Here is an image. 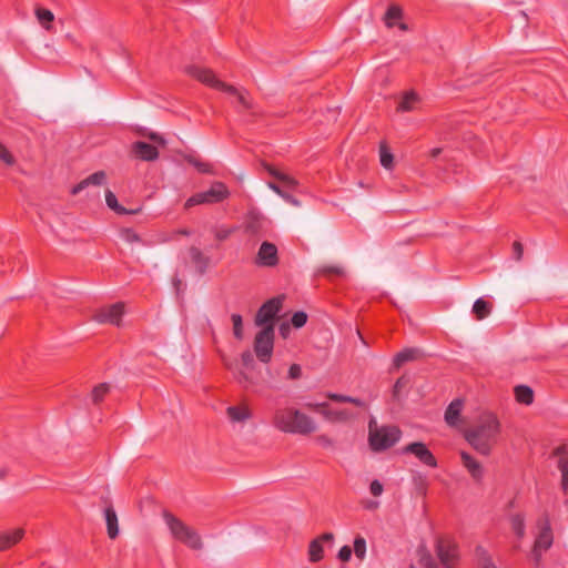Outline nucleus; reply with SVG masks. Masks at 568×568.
Here are the masks:
<instances>
[{
  "label": "nucleus",
  "mask_w": 568,
  "mask_h": 568,
  "mask_svg": "<svg viewBox=\"0 0 568 568\" xmlns=\"http://www.w3.org/2000/svg\"><path fill=\"white\" fill-rule=\"evenodd\" d=\"M498 418L490 413L481 415L477 422L464 430L466 442L480 455L488 456L500 433Z\"/></svg>",
  "instance_id": "obj_1"
},
{
  "label": "nucleus",
  "mask_w": 568,
  "mask_h": 568,
  "mask_svg": "<svg viewBox=\"0 0 568 568\" xmlns=\"http://www.w3.org/2000/svg\"><path fill=\"white\" fill-rule=\"evenodd\" d=\"M271 424L285 434L310 435L318 429L312 417L292 406L276 408L272 414Z\"/></svg>",
  "instance_id": "obj_2"
},
{
  "label": "nucleus",
  "mask_w": 568,
  "mask_h": 568,
  "mask_svg": "<svg viewBox=\"0 0 568 568\" xmlns=\"http://www.w3.org/2000/svg\"><path fill=\"white\" fill-rule=\"evenodd\" d=\"M162 519L173 540L194 551H202L204 549V540L196 528L168 510H163Z\"/></svg>",
  "instance_id": "obj_3"
},
{
  "label": "nucleus",
  "mask_w": 568,
  "mask_h": 568,
  "mask_svg": "<svg viewBox=\"0 0 568 568\" xmlns=\"http://www.w3.org/2000/svg\"><path fill=\"white\" fill-rule=\"evenodd\" d=\"M185 72L189 75L195 78L196 80H199L207 85H211V87L220 89V90H224L229 94L235 97L237 99L239 103L243 108H245V109L251 108V102L248 101V99L242 91L237 90L233 85L226 84V83L220 81L219 79H216L215 74L211 70L201 68L197 65H189L185 68Z\"/></svg>",
  "instance_id": "obj_4"
},
{
  "label": "nucleus",
  "mask_w": 568,
  "mask_h": 568,
  "mask_svg": "<svg viewBox=\"0 0 568 568\" xmlns=\"http://www.w3.org/2000/svg\"><path fill=\"white\" fill-rule=\"evenodd\" d=\"M369 445L374 450H384L393 446L400 435V430L395 426L379 427L373 418L368 424Z\"/></svg>",
  "instance_id": "obj_5"
},
{
  "label": "nucleus",
  "mask_w": 568,
  "mask_h": 568,
  "mask_svg": "<svg viewBox=\"0 0 568 568\" xmlns=\"http://www.w3.org/2000/svg\"><path fill=\"white\" fill-rule=\"evenodd\" d=\"M230 196L227 186L222 182L212 183L207 191L199 192L189 197L184 204L185 209H190L201 204H214L226 200Z\"/></svg>",
  "instance_id": "obj_6"
},
{
  "label": "nucleus",
  "mask_w": 568,
  "mask_h": 568,
  "mask_svg": "<svg viewBox=\"0 0 568 568\" xmlns=\"http://www.w3.org/2000/svg\"><path fill=\"white\" fill-rule=\"evenodd\" d=\"M274 326L267 325L261 327L254 338V352L256 357L263 362L268 363L272 358L274 347Z\"/></svg>",
  "instance_id": "obj_7"
},
{
  "label": "nucleus",
  "mask_w": 568,
  "mask_h": 568,
  "mask_svg": "<svg viewBox=\"0 0 568 568\" xmlns=\"http://www.w3.org/2000/svg\"><path fill=\"white\" fill-rule=\"evenodd\" d=\"M284 296H276L264 303L255 315L254 323L258 327L274 326V320L282 308Z\"/></svg>",
  "instance_id": "obj_8"
},
{
  "label": "nucleus",
  "mask_w": 568,
  "mask_h": 568,
  "mask_svg": "<svg viewBox=\"0 0 568 568\" xmlns=\"http://www.w3.org/2000/svg\"><path fill=\"white\" fill-rule=\"evenodd\" d=\"M539 532L536 537L532 554L535 559L538 561L541 556V551L547 550L551 547L554 536L551 526L548 518H545L538 523Z\"/></svg>",
  "instance_id": "obj_9"
},
{
  "label": "nucleus",
  "mask_w": 568,
  "mask_h": 568,
  "mask_svg": "<svg viewBox=\"0 0 568 568\" xmlns=\"http://www.w3.org/2000/svg\"><path fill=\"white\" fill-rule=\"evenodd\" d=\"M124 315V304L115 303L113 305L98 310L93 314V320L101 324H112L119 326Z\"/></svg>",
  "instance_id": "obj_10"
},
{
  "label": "nucleus",
  "mask_w": 568,
  "mask_h": 568,
  "mask_svg": "<svg viewBox=\"0 0 568 568\" xmlns=\"http://www.w3.org/2000/svg\"><path fill=\"white\" fill-rule=\"evenodd\" d=\"M278 262L277 248L273 243L263 242L256 256V263L262 266L272 267Z\"/></svg>",
  "instance_id": "obj_11"
},
{
  "label": "nucleus",
  "mask_w": 568,
  "mask_h": 568,
  "mask_svg": "<svg viewBox=\"0 0 568 568\" xmlns=\"http://www.w3.org/2000/svg\"><path fill=\"white\" fill-rule=\"evenodd\" d=\"M405 452L412 453L415 455L420 462L424 464L436 467L437 462L430 450L426 447L425 444L420 442L412 443L405 447Z\"/></svg>",
  "instance_id": "obj_12"
},
{
  "label": "nucleus",
  "mask_w": 568,
  "mask_h": 568,
  "mask_svg": "<svg viewBox=\"0 0 568 568\" xmlns=\"http://www.w3.org/2000/svg\"><path fill=\"white\" fill-rule=\"evenodd\" d=\"M307 407L320 412L327 420L345 423L352 419V415L346 410L334 412L328 408L326 403L307 404Z\"/></svg>",
  "instance_id": "obj_13"
},
{
  "label": "nucleus",
  "mask_w": 568,
  "mask_h": 568,
  "mask_svg": "<svg viewBox=\"0 0 568 568\" xmlns=\"http://www.w3.org/2000/svg\"><path fill=\"white\" fill-rule=\"evenodd\" d=\"M436 552L443 566L450 568L455 558L454 547L450 544L438 539L436 542Z\"/></svg>",
  "instance_id": "obj_14"
},
{
  "label": "nucleus",
  "mask_w": 568,
  "mask_h": 568,
  "mask_svg": "<svg viewBox=\"0 0 568 568\" xmlns=\"http://www.w3.org/2000/svg\"><path fill=\"white\" fill-rule=\"evenodd\" d=\"M460 458L464 467L469 471L470 476L475 480H479L483 477L481 464L466 452H460Z\"/></svg>",
  "instance_id": "obj_15"
},
{
  "label": "nucleus",
  "mask_w": 568,
  "mask_h": 568,
  "mask_svg": "<svg viewBox=\"0 0 568 568\" xmlns=\"http://www.w3.org/2000/svg\"><path fill=\"white\" fill-rule=\"evenodd\" d=\"M132 148L135 155L143 161H154L159 156L156 148L145 142H135Z\"/></svg>",
  "instance_id": "obj_16"
},
{
  "label": "nucleus",
  "mask_w": 568,
  "mask_h": 568,
  "mask_svg": "<svg viewBox=\"0 0 568 568\" xmlns=\"http://www.w3.org/2000/svg\"><path fill=\"white\" fill-rule=\"evenodd\" d=\"M229 418L234 423H244L252 417L250 407L242 403L237 406H230L226 409Z\"/></svg>",
  "instance_id": "obj_17"
},
{
  "label": "nucleus",
  "mask_w": 568,
  "mask_h": 568,
  "mask_svg": "<svg viewBox=\"0 0 568 568\" xmlns=\"http://www.w3.org/2000/svg\"><path fill=\"white\" fill-rule=\"evenodd\" d=\"M462 407L463 402L460 399H455L448 405L445 412V422L449 426L456 427L458 425V422L460 419Z\"/></svg>",
  "instance_id": "obj_18"
},
{
  "label": "nucleus",
  "mask_w": 568,
  "mask_h": 568,
  "mask_svg": "<svg viewBox=\"0 0 568 568\" xmlns=\"http://www.w3.org/2000/svg\"><path fill=\"white\" fill-rule=\"evenodd\" d=\"M23 529L18 528L12 531H7L0 535V551L16 545L23 537Z\"/></svg>",
  "instance_id": "obj_19"
},
{
  "label": "nucleus",
  "mask_w": 568,
  "mask_h": 568,
  "mask_svg": "<svg viewBox=\"0 0 568 568\" xmlns=\"http://www.w3.org/2000/svg\"><path fill=\"white\" fill-rule=\"evenodd\" d=\"M108 536L114 539L119 535V520L115 510L112 507H108L104 511Z\"/></svg>",
  "instance_id": "obj_20"
},
{
  "label": "nucleus",
  "mask_w": 568,
  "mask_h": 568,
  "mask_svg": "<svg viewBox=\"0 0 568 568\" xmlns=\"http://www.w3.org/2000/svg\"><path fill=\"white\" fill-rule=\"evenodd\" d=\"M34 14L43 29L47 31L52 30V23L54 21V14L52 11L42 7H36Z\"/></svg>",
  "instance_id": "obj_21"
},
{
  "label": "nucleus",
  "mask_w": 568,
  "mask_h": 568,
  "mask_svg": "<svg viewBox=\"0 0 568 568\" xmlns=\"http://www.w3.org/2000/svg\"><path fill=\"white\" fill-rule=\"evenodd\" d=\"M515 398L518 403L530 405L534 402V390L527 385H517L514 388Z\"/></svg>",
  "instance_id": "obj_22"
},
{
  "label": "nucleus",
  "mask_w": 568,
  "mask_h": 568,
  "mask_svg": "<svg viewBox=\"0 0 568 568\" xmlns=\"http://www.w3.org/2000/svg\"><path fill=\"white\" fill-rule=\"evenodd\" d=\"M190 256L199 272L203 273L206 271L210 265V258L205 256L199 248L191 247Z\"/></svg>",
  "instance_id": "obj_23"
},
{
  "label": "nucleus",
  "mask_w": 568,
  "mask_h": 568,
  "mask_svg": "<svg viewBox=\"0 0 568 568\" xmlns=\"http://www.w3.org/2000/svg\"><path fill=\"white\" fill-rule=\"evenodd\" d=\"M419 102L417 93L410 91L404 94L403 99L398 104V111L409 112L416 109V104Z\"/></svg>",
  "instance_id": "obj_24"
},
{
  "label": "nucleus",
  "mask_w": 568,
  "mask_h": 568,
  "mask_svg": "<svg viewBox=\"0 0 568 568\" xmlns=\"http://www.w3.org/2000/svg\"><path fill=\"white\" fill-rule=\"evenodd\" d=\"M264 168L267 170V172L274 176L276 180H278L280 182H282L286 187H295L297 185V182L295 179H293L292 176L278 171L277 169L268 165V164H265Z\"/></svg>",
  "instance_id": "obj_25"
},
{
  "label": "nucleus",
  "mask_w": 568,
  "mask_h": 568,
  "mask_svg": "<svg viewBox=\"0 0 568 568\" xmlns=\"http://www.w3.org/2000/svg\"><path fill=\"white\" fill-rule=\"evenodd\" d=\"M491 312V305L484 301L483 298H478L475 301L473 305V313L475 314L478 321L486 318Z\"/></svg>",
  "instance_id": "obj_26"
},
{
  "label": "nucleus",
  "mask_w": 568,
  "mask_h": 568,
  "mask_svg": "<svg viewBox=\"0 0 568 568\" xmlns=\"http://www.w3.org/2000/svg\"><path fill=\"white\" fill-rule=\"evenodd\" d=\"M324 556L322 539H313L308 546V559L312 562L320 561Z\"/></svg>",
  "instance_id": "obj_27"
},
{
  "label": "nucleus",
  "mask_w": 568,
  "mask_h": 568,
  "mask_svg": "<svg viewBox=\"0 0 568 568\" xmlns=\"http://www.w3.org/2000/svg\"><path fill=\"white\" fill-rule=\"evenodd\" d=\"M105 203L106 205L118 214H129V213H136V211H128L125 207L119 204L116 196L114 193L110 190L105 191Z\"/></svg>",
  "instance_id": "obj_28"
},
{
  "label": "nucleus",
  "mask_w": 568,
  "mask_h": 568,
  "mask_svg": "<svg viewBox=\"0 0 568 568\" xmlns=\"http://www.w3.org/2000/svg\"><path fill=\"white\" fill-rule=\"evenodd\" d=\"M417 355H418L417 349H405L395 356L394 366L396 368H399L405 363L414 361L417 357Z\"/></svg>",
  "instance_id": "obj_29"
},
{
  "label": "nucleus",
  "mask_w": 568,
  "mask_h": 568,
  "mask_svg": "<svg viewBox=\"0 0 568 568\" xmlns=\"http://www.w3.org/2000/svg\"><path fill=\"white\" fill-rule=\"evenodd\" d=\"M510 525L514 532L518 538H524L525 536V518L520 514H515L510 517Z\"/></svg>",
  "instance_id": "obj_30"
},
{
  "label": "nucleus",
  "mask_w": 568,
  "mask_h": 568,
  "mask_svg": "<svg viewBox=\"0 0 568 568\" xmlns=\"http://www.w3.org/2000/svg\"><path fill=\"white\" fill-rule=\"evenodd\" d=\"M110 389H111L110 384L102 383V384L97 385L92 389V393H91V399H92L93 404L101 403L102 399L104 398V396L110 392Z\"/></svg>",
  "instance_id": "obj_31"
},
{
  "label": "nucleus",
  "mask_w": 568,
  "mask_h": 568,
  "mask_svg": "<svg viewBox=\"0 0 568 568\" xmlns=\"http://www.w3.org/2000/svg\"><path fill=\"white\" fill-rule=\"evenodd\" d=\"M418 556H419V565L423 568H436V564H435L430 552L425 547L419 548Z\"/></svg>",
  "instance_id": "obj_32"
},
{
  "label": "nucleus",
  "mask_w": 568,
  "mask_h": 568,
  "mask_svg": "<svg viewBox=\"0 0 568 568\" xmlns=\"http://www.w3.org/2000/svg\"><path fill=\"white\" fill-rule=\"evenodd\" d=\"M189 163L194 165L201 173L214 174L213 168L211 164L203 162L194 156H186Z\"/></svg>",
  "instance_id": "obj_33"
},
{
  "label": "nucleus",
  "mask_w": 568,
  "mask_h": 568,
  "mask_svg": "<svg viewBox=\"0 0 568 568\" xmlns=\"http://www.w3.org/2000/svg\"><path fill=\"white\" fill-rule=\"evenodd\" d=\"M381 163L385 169H390L393 164V154L387 149L386 144L382 143L379 148Z\"/></svg>",
  "instance_id": "obj_34"
},
{
  "label": "nucleus",
  "mask_w": 568,
  "mask_h": 568,
  "mask_svg": "<svg viewBox=\"0 0 568 568\" xmlns=\"http://www.w3.org/2000/svg\"><path fill=\"white\" fill-rule=\"evenodd\" d=\"M327 397L332 400H335V402H345V403H352L356 406H359V407H365V403L358 398H355V397H348V396H344V395H339V394H328Z\"/></svg>",
  "instance_id": "obj_35"
},
{
  "label": "nucleus",
  "mask_w": 568,
  "mask_h": 568,
  "mask_svg": "<svg viewBox=\"0 0 568 568\" xmlns=\"http://www.w3.org/2000/svg\"><path fill=\"white\" fill-rule=\"evenodd\" d=\"M354 552L361 560H363L366 556V541L361 536H357L354 540Z\"/></svg>",
  "instance_id": "obj_36"
},
{
  "label": "nucleus",
  "mask_w": 568,
  "mask_h": 568,
  "mask_svg": "<svg viewBox=\"0 0 568 568\" xmlns=\"http://www.w3.org/2000/svg\"><path fill=\"white\" fill-rule=\"evenodd\" d=\"M232 324H233V334L237 339L243 338V320L242 316L239 314H233L231 316Z\"/></svg>",
  "instance_id": "obj_37"
},
{
  "label": "nucleus",
  "mask_w": 568,
  "mask_h": 568,
  "mask_svg": "<svg viewBox=\"0 0 568 568\" xmlns=\"http://www.w3.org/2000/svg\"><path fill=\"white\" fill-rule=\"evenodd\" d=\"M87 186L89 185H101L105 181V173L103 171L95 172L84 179Z\"/></svg>",
  "instance_id": "obj_38"
},
{
  "label": "nucleus",
  "mask_w": 568,
  "mask_h": 568,
  "mask_svg": "<svg viewBox=\"0 0 568 568\" xmlns=\"http://www.w3.org/2000/svg\"><path fill=\"white\" fill-rule=\"evenodd\" d=\"M402 16V10L398 6H390L385 14V21L388 27L393 26L392 20L398 19Z\"/></svg>",
  "instance_id": "obj_39"
},
{
  "label": "nucleus",
  "mask_w": 568,
  "mask_h": 568,
  "mask_svg": "<svg viewBox=\"0 0 568 568\" xmlns=\"http://www.w3.org/2000/svg\"><path fill=\"white\" fill-rule=\"evenodd\" d=\"M317 272L324 275H342L343 268L339 265H322Z\"/></svg>",
  "instance_id": "obj_40"
},
{
  "label": "nucleus",
  "mask_w": 568,
  "mask_h": 568,
  "mask_svg": "<svg viewBox=\"0 0 568 568\" xmlns=\"http://www.w3.org/2000/svg\"><path fill=\"white\" fill-rule=\"evenodd\" d=\"M558 468L561 473V487L568 486V459H560Z\"/></svg>",
  "instance_id": "obj_41"
},
{
  "label": "nucleus",
  "mask_w": 568,
  "mask_h": 568,
  "mask_svg": "<svg viewBox=\"0 0 568 568\" xmlns=\"http://www.w3.org/2000/svg\"><path fill=\"white\" fill-rule=\"evenodd\" d=\"M307 321V315L304 312H297L292 317V324L296 328H301L305 325Z\"/></svg>",
  "instance_id": "obj_42"
},
{
  "label": "nucleus",
  "mask_w": 568,
  "mask_h": 568,
  "mask_svg": "<svg viewBox=\"0 0 568 568\" xmlns=\"http://www.w3.org/2000/svg\"><path fill=\"white\" fill-rule=\"evenodd\" d=\"M121 236L126 243L140 242V236L130 229L123 230Z\"/></svg>",
  "instance_id": "obj_43"
},
{
  "label": "nucleus",
  "mask_w": 568,
  "mask_h": 568,
  "mask_svg": "<svg viewBox=\"0 0 568 568\" xmlns=\"http://www.w3.org/2000/svg\"><path fill=\"white\" fill-rule=\"evenodd\" d=\"M242 364L245 368H253L254 367V357L250 351H245L241 356Z\"/></svg>",
  "instance_id": "obj_44"
},
{
  "label": "nucleus",
  "mask_w": 568,
  "mask_h": 568,
  "mask_svg": "<svg viewBox=\"0 0 568 568\" xmlns=\"http://www.w3.org/2000/svg\"><path fill=\"white\" fill-rule=\"evenodd\" d=\"M143 135L149 138L151 141L156 143L158 145L164 146L166 143L165 140L156 132H146V133H143Z\"/></svg>",
  "instance_id": "obj_45"
},
{
  "label": "nucleus",
  "mask_w": 568,
  "mask_h": 568,
  "mask_svg": "<svg viewBox=\"0 0 568 568\" xmlns=\"http://www.w3.org/2000/svg\"><path fill=\"white\" fill-rule=\"evenodd\" d=\"M406 385V381L404 377H400L396 381L395 385H394V389H393V397L395 400H398L399 399V393H400V389Z\"/></svg>",
  "instance_id": "obj_46"
},
{
  "label": "nucleus",
  "mask_w": 568,
  "mask_h": 568,
  "mask_svg": "<svg viewBox=\"0 0 568 568\" xmlns=\"http://www.w3.org/2000/svg\"><path fill=\"white\" fill-rule=\"evenodd\" d=\"M369 490L374 496H381L383 494V485L378 480H373L369 486Z\"/></svg>",
  "instance_id": "obj_47"
},
{
  "label": "nucleus",
  "mask_w": 568,
  "mask_h": 568,
  "mask_svg": "<svg viewBox=\"0 0 568 568\" xmlns=\"http://www.w3.org/2000/svg\"><path fill=\"white\" fill-rule=\"evenodd\" d=\"M351 556H352V549L349 546H343L339 551H338V558L342 560V561H348L351 559Z\"/></svg>",
  "instance_id": "obj_48"
},
{
  "label": "nucleus",
  "mask_w": 568,
  "mask_h": 568,
  "mask_svg": "<svg viewBox=\"0 0 568 568\" xmlns=\"http://www.w3.org/2000/svg\"><path fill=\"white\" fill-rule=\"evenodd\" d=\"M513 251H514V258L516 261H520L524 253V246L520 242H515L513 244Z\"/></svg>",
  "instance_id": "obj_49"
},
{
  "label": "nucleus",
  "mask_w": 568,
  "mask_h": 568,
  "mask_svg": "<svg viewBox=\"0 0 568 568\" xmlns=\"http://www.w3.org/2000/svg\"><path fill=\"white\" fill-rule=\"evenodd\" d=\"M302 369L301 366L297 364H293L288 369V377L292 379H297L301 377Z\"/></svg>",
  "instance_id": "obj_50"
},
{
  "label": "nucleus",
  "mask_w": 568,
  "mask_h": 568,
  "mask_svg": "<svg viewBox=\"0 0 568 568\" xmlns=\"http://www.w3.org/2000/svg\"><path fill=\"white\" fill-rule=\"evenodd\" d=\"M282 199H284L287 203H290V204H292L294 206H301V202L297 199L291 196L287 193L286 194H282Z\"/></svg>",
  "instance_id": "obj_51"
},
{
  "label": "nucleus",
  "mask_w": 568,
  "mask_h": 568,
  "mask_svg": "<svg viewBox=\"0 0 568 568\" xmlns=\"http://www.w3.org/2000/svg\"><path fill=\"white\" fill-rule=\"evenodd\" d=\"M231 234L230 230L221 229L215 232V236L217 240H225Z\"/></svg>",
  "instance_id": "obj_52"
},
{
  "label": "nucleus",
  "mask_w": 568,
  "mask_h": 568,
  "mask_svg": "<svg viewBox=\"0 0 568 568\" xmlns=\"http://www.w3.org/2000/svg\"><path fill=\"white\" fill-rule=\"evenodd\" d=\"M278 329H280L281 335H282L284 338H286V337H287V335H288V333H290L291 327H290V324L285 322V323H282V324L280 325V328H278Z\"/></svg>",
  "instance_id": "obj_53"
},
{
  "label": "nucleus",
  "mask_w": 568,
  "mask_h": 568,
  "mask_svg": "<svg viewBox=\"0 0 568 568\" xmlns=\"http://www.w3.org/2000/svg\"><path fill=\"white\" fill-rule=\"evenodd\" d=\"M87 186V183L84 180H82L79 184H77L73 189H72V194L73 195H77L79 194L82 190H84Z\"/></svg>",
  "instance_id": "obj_54"
},
{
  "label": "nucleus",
  "mask_w": 568,
  "mask_h": 568,
  "mask_svg": "<svg viewBox=\"0 0 568 568\" xmlns=\"http://www.w3.org/2000/svg\"><path fill=\"white\" fill-rule=\"evenodd\" d=\"M416 490L419 495H426V483L424 480H419L416 485Z\"/></svg>",
  "instance_id": "obj_55"
},
{
  "label": "nucleus",
  "mask_w": 568,
  "mask_h": 568,
  "mask_svg": "<svg viewBox=\"0 0 568 568\" xmlns=\"http://www.w3.org/2000/svg\"><path fill=\"white\" fill-rule=\"evenodd\" d=\"M267 186L282 197V194H286L278 185L273 182H268Z\"/></svg>",
  "instance_id": "obj_56"
},
{
  "label": "nucleus",
  "mask_w": 568,
  "mask_h": 568,
  "mask_svg": "<svg viewBox=\"0 0 568 568\" xmlns=\"http://www.w3.org/2000/svg\"><path fill=\"white\" fill-rule=\"evenodd\" d=\"M317 539H322V544L324 541H332L334 539V535L332 532H325L321 537H318Z\"/></svg>",
  "instance_id": "obj_57"
},
{
  "label": "nucleus",
  "mask_w": 568,
  "mask_h": 568,
  "mask_svg": "<svg viewBox=\"0 0 568 568\" xmlns=\"http://www.w3.org/2000/svg\"><path fill=\"white\" fill-rule=\"evenodd\" d=\"M239 381H240L241 383H243V382L248 383L251 379H250V377H248V375H247V374H245L244 372H240V374H239Z\"/></svg>",
  "instance_id": "obj_58"
},
{
  "label": "nucleus",
  "mask_w": 568,
  "mask_h": 568,
  "mask_svg": "<svg viewBox=\"0 0 568 568\" xmlns=\"http://www.w3.org/2000/svg\"><path fill=\"white\" fill-rule=\"evenodd\" d=\"M566 453V447L565 446H559L557 447L555 450H554V454L556 456H561Z\"/></svg>",
  "instance_id": "obj_59"
},
{
  "label": "nucleus",
  "mask_w": 568,
  "mask_h": 568,
  "mask_svg": "<svg viewBox=\"0 0 568 568\" xmlns=\"http://www.w3.org/2000/svg\"><path fill=\"white\" fill-rule=\"evenodd\" d=\"M378 507V503L377 501H367L366 503V508L371 509V510H374Z\"/></svg>",
  "instance_id": "obj_60"
},
{
  "label": "nucleus",
  "mask_w": 568,
  "mask_h": 568,
  "mask_svg": "<svg viewBox=\"0 0 568 568\" xmlns=\"http://www.w3.org/2000/svg\"><path fill=\"white\" fill-rule=\"evenodd\" d=\"M440 152H442V150H440V149H434V150H432L430 155H432L433 158H435V156L439 155V154H440Z\"/></svg>",
  "instance_id": "obj_61"
},
{
  "label": "nucleus",
  "mask_w": 568,
  "mask_h": 568,
  "mask_svg": "<svg viewBox=\"0 0 568 568\" xmlns=\"http://www.w3.org/2000/svg\"><path fill=\"white\" fill-rule=\"evenodd\" d=\"M399 28H400L402 30H406V29H407V26H406L405 23H400V24H399Z\"/></svg>",
  "instance_id": "obj_62"
},
{
  "label": "nucleus",
  "mask_w": 568,
  "mask_h": 568,
  "mask_svg": "<svg viewBox=\"0 0 568 568\" xmlns=\"http://www.w3.org/2000/svg\"><path fill=\"white\" fill-rule=\"evenodd\" d=\"M484 568H497V567H495L493 564H488Z\"/></svg>",
  "instance_id": "obj_63"
},
{
  "label": "nucleus",
  "mask_w": 568,
  "mask_h": 568,
  "mask_svg": "<svg viewBox=\"0 0 568 568\" xmlns=\"http://www.w3.org/2000/svg\"><path fill=\"white\" fill-rule=\"evenodd\" d=\"M358 335H361V334L358 333ZM359 337H361V339L363 341V344H365V345H366V341H364L362 336H359Z\"/></svg>",
  "instance_id": "obj_64"
}]
</instances>
